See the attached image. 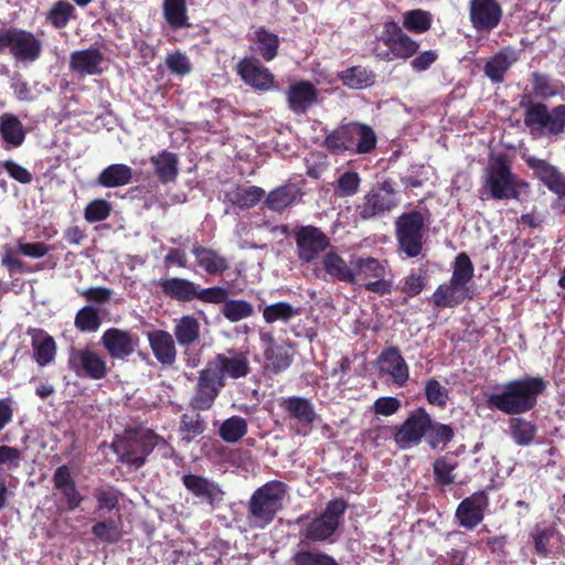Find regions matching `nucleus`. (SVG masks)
<instances>
[{
	"label": "nucleus",
	"mask_w": 565,
	"mask_h": 565,
	"mask_svg": "<svg viewBox=\"0 0 565 565\" xmlns=\"http://www.w3.org/2000/svg\"><path fill=\"white\" fill-rule=\"evenodd\" d=\"M265 195V191L255 185H238L225 192L224 201L239 209H249L256 205Z\"/></svg>",
	"instance_id": "nucleus-30"
},
{
	"label": "nucleus",
	"mask_w": 565,
	"mask_h": 565,
	"mask_svg": "<svg viewBox=\"0 0 565 565\" xmlns=\"http://www.w3.org/2000/svg\"><path fill=\"white\" fill-rule=\"evenodd\" d=\"M247 433V422L241 416H232L223 422L218 434L221 438L230 444L238 441Z\"/></svg>",
	"instance_id": "nucleus-49"
},
{
	"label": "nucleus",
	"mask_w": 565,
	"mask_h": 565,
	"mask_svg": "<svg viewBox=\"0 0 565 565\" xmlns=\"http://www.w3.org/2000/svg\"><path fill=\"white\" fill-rule=\"evenodd\" d=\"M182 482L188 491L212 508L218 507L224 499L220 484L209 478L190 473L182 477Z\"/></svg>",
	"instance_id": "nucleus-20"
},
{
	"label": "nucleus",
	"mask_w": 565,
	"mask_h": 565,
	"mask_svg": "<svg viewBox=\"0 0 565 565\" xmlns=\"http://www.w3.org/2000/svg\"><path fill=\"white\" fill-rule=\"evenodd\" d=\"M458 467V461L449 456H443L434 462V475L438 483L443 486L451 484L455 481L454 471Z\"/></svg>",
	"instance_id": "nucleus-53"
},
{
	"label": "nucleus",
	"mask_w": 565,
	"mask_h": 565,
	"mask_svg": "<svg viewBox=\"0 0 565 565\" xmlns=\"http://www.w3.org/2000/svg\"><path fill=\"white\" fill-rule=\"evenodd\" d=\"M243 81L259 90H267L274 83V75L257 60L245 58L238 64Z\"/></svg>",
	"instance_id": "nucleus-25"
},
{
	"label": "nucleus",
	"mask_w": 565,
	"mask_h": 565,
	"mask_svg": "<svg viewBox=\"0 0 565 565\" xmlns=\"http://www.w3.org/2000/svg\"><path fill=\"white\" fill-rule=\"evenodd\" d=\"M298 313L299 310L288 302H276L266 306L263 310V317L267 323H274L276 321L287 322Z\"/></svg>",
	"instance_id": "nucleus-52"
},
{
	"label": "nucleus",
	"mask_w": 565,
	"mask_h": 565,
	"mask_svg": "<svg viewBox=\"0 0 565 565\" xmlns=\"http://www.w3.org/2000/svg\"><path fill=\"white\" fill-rule=\"evenodd\" d=\"M111 211V205L108 201L96 199L89 202L84 210V217L89 223L100 222L106 220Z\"/></svg>",
	"instance_id": "nucleus-58"
},
{
	"label": "nucleus",
	"mask_w": 565,
	"mask_h": 565,
	"mask_svg": "<svg viewBox=\"0 0 565 565\" xmlns=\"http://www.w3.org/2000/svg\"><path fill=\"white\" fill-rule=\"evenodd\" d=\"M347 510V503L342 499L330 501L324 511L317 518L309 521L300 530L301 542H324L330 540L340 525Z\"/></svg>",
	"instance_id": "nucleus-10"
},
{
	"label": "nucleus",
	"mask_w": 565,
	"mask_h": 565,
	"mask_svg": "<svg viewBox=\"0 0 565 565\" xmlns=\"http://www.w3.org/2000/svg\"><path fill=\"white\" fill-rule=\"evenodd\" d=\"M351 266L353 267L354 282L363 286L365 282L375 278L386 276V267L379 259L373 257H352Z\"/></svg>",
	"instance_id": "nucleus-28"
},
{
	"label": "nucleus",
	"mask_w": 565,
	"mask_h": 565,
	"mask_svg": "<svg viewBox=\"0 0 565 565\" xmlns=\"http://www.w3.org/2000/svg\"><path fill=\"white\" fill-rule=\"evenodd\" d=\"M428 443L433 448H437L439 445H446L454 437V431L450 426L434 423L430 419V427L427 433Z\"/></svg>",
	"instance_id": "nucleus-59"
},
{
	"label": "nucleus",
	"mask_w": 565,
	"mask_h": 565,
	"mask_svg": "<svg viewBox=\"0 0 565 565\" xmlns=\"http://www.w3.org/2000/svg\"><path fill=\"white\" fill-rule=\"evenodd\" d=\"M70 369L81 377L102 380L107 375L105 359L97 352L84 348H72L68 355Z\"/></svg>",
	"instance_id": "nucleus-14"
},
{
	"label": "nucleus",
	"mask_w": 565,
	"mask_h": 565,
	"mask_svg": "<svg viewBox=\"0 0 565 565\" xmlns=\"http://www.w3.org/2000/svg\"><path fill=\"white\" fill-rule=\"evenodd\" d=\"M159 436L148 429L127 431L113 443V449L121 462L140 468L157 446Z\"/></svg>",
	"instance_id": "nucleus-3"
},
{
	"label": "nucleus",
	"mask_w": 565,
	"mask_h": 565,
	"mask_svg": "<svg viewBox=\"0 0 565 565\" xmlns=\"http://www.w3.org/2000/svg\"><path fill=\"white\" fill-rule=\"evenodd\" d=\"M192 254L198 266L210 275L222 274L228 268L226 258L212 248L195 244L192 247Z\"/></svg>",
	"instance_id": "nucleus-31"
},
{
	"label": "nucleus",
	"mask_w": 565,
	"mask_h": 565,
	"mask_svg": "<svg viewBox=\"0 0 565 565\" xmlns=\"http://www.w3.org/2000/svg\"><path fill=\"white\" fill-rule=\"evenodd\" d=\"M265 358L268 365L276 373L287 369L291 363V356L287 349L279 345L267 347L265 350Z\"/></svg>",
	"instance_id": "nucleus-55"
},
{
	"label": "nucleus",
	"mask_w": 565,
	"mask_h": 565,
	"mask_svg": "<svg viewBox=\"0 0 565 565\" xmlns=\"http://www.w3.org/2000/svg\"><path fill=\"white\" fill-rule=\"evenodd\" d=\"M489 504L486 491H478L463 499L456 511L459 524L466 529H475L483 520V513Z\"/></svg>",
	"instance_id": "nucleus-19"
},
{
	"label": "nucleus",
	"mask_w": 565,
	"mask_h": 565,
	"mask_svg": "<svg viewBox=\"0 0 565 565\" xmlns=\"http://www.w3.org/2000/svg\"><path fill=\"white\" fill-rule=\"evenodd\" d=\"M148 341L156 359L166 365H171L177 359V349L172 335L164 330L148 333Z\"/></svg>",
	"instance_id": "nucleus-27"
},
{
	"label": "nucleus",
	"mask_w": 565,
	"mask_h": 565,
	"mask_svg": "<svg viewBox=\"0 0 565 565\" xmlns=\"http://www.w3.org/2000/svg\"><path fill=\"white\" fill-rule=\"evenodd\" d=\"M424 225V215L418 211L404 213L395 222L399 249L408 257H416L422 252Z\"/></svg>",
	"instance_id": "nucleus-11"
},
{
	"label": "nucleus",
	"mask_w": 565,
	"mask_h": 565,
	"mask_svg": "<svg viewBox=\"0 0 565 565\" xmlns=\"http://www.w3.org/2000/svg\"><path fill=\"white\" fill-rule=\"evenodd\" d=\"M376 143L374 131L364 125L351 122L333 130L326 138V146L333 152H370Z\"/></svg>",
	"instance_id": "nucleus-5"
},
{
	"label": "nucleus",
	"mask_w": 565,
	"mask_h": 565,
	"mask_svg": "<svg viewBox=\"0 0 565 565\" xmlns=\"http://www.w3.org/2000/svg\"><path fill=\"white\" fill-rule=\"evenodd\" d=\"M547 387L541 376H523L508 381L494 387V392L486 394V402L492 409L507 415H521L532 411L537 399Z\"/></svg>",
	"instance_id": "nucleus-1"
},
{
	"label": "nucleus",
	"mask_w": 565,
	"mask_h": 565,
	"mask_svg": "<svg viewBox=\"0 0 565 565\" xmlns=\"http://www.w3.org/2000/svg\"><path fill=\"white\" fill-rule=\"evenodd\" d=\"M430 427V416L423 408L415 409L398 427L394 440L402 449L418 445Z\"/></svg>",
	"instance_id": "nucleus-15"
},
{
	"label": "nucleus",
	"mask_w": 565,
	"mask_h": 565,
	"mask_svg": "<svg viewBox=\"0 0 565 565\" xmlns=\"http://www.w3.org/2000/svg\"><path fill=\"white\" fill-rule=\"evenodd\" d=\"M100 342L111 358L124 360L135 352L138 338L129 331L110 328L104 332Z\"/></svg>",
	"instance_id": "nucleus-21"
},
{
	"label": "nucleus",
	"mask_w": 565,
	"mask_h": 565,
	"mask_svg": "<svg viewBox=\"0 0 565 565\" xmlns=\"http://www.w3.org/2000/svg\"><path fill=\"white\" fill-rule=\"evenodd\" d=\"M163 14L173 29L188 26L186 0H163Z\"/></svg>",
	"instance_id": "nucleus-44"
},
{
	"label": "nucleus",
	"mask_w": 565,
	"mask_h": 565,
	"mask_svg": "<svg viewBox=\"0 0 565 565\" xmlns=\"http://www.w3.org/2000/svg\"><path fill=\"white\" fill-rule=\"evenodd\" d=\"M295 565H339L329 554L322 552L299 551L292 556Z\"/></svg>",
	"instance_id": "nucleus-56"
},
{
	"label": "nucleus",
	"mask_w": 565,
	"mask_h": 565,
	"mask_svg": "<svg viewBox=\"0 0 565 565\" xmlns=\"http://www.w3.org/2000/svg\"><path fill=\"white\" fill-rule=\"evenodd\" d=\"M279 406L285 413V418L289 423V428L299 436H307L312 429L317 419V413L313 404L299 396H289L279 401Z\"/></svg>",
	"instance_id": "nucleus-13"
},
{
	"label": "nucleus",
	"mask_w": 565,
	"mask_h": 565,
	"mask_svg": "<svg viewBox=\"0 0 565 565\" xmlns=\"http://www.w3.org/2000/svg\"><path fill=\"white\" fill-rule=\"evenodd\" d=\"M482 180L484 191L493 200H511L520 195V182L501 156L490 160Z\"/></svg>",
	"instance_id": "nucleus-4"
},
{
	"label": "nucleus",
	"mask_w": 565,
	"mask_h": 565,
	"mask_svg": "<svg viewBox=\"0 0 565 565\" xmlns=\"http://www.w3.org/2000/svg\"><path fill=\"white\" fill-rule=\"evenodd\" d=\"M380 371L392 377L398 386H404L409 379L408 366L396 348L384 350L379 358Z\"/></svg>",
	"instance_id": "nucleus-22"
},
{
	"label": "nucleus",
	"mask_w": 565,
	"mask_h": 565,
	"mask_svg": "<svg viewBox=\"0 0 565 565\" xmlns=\"http://www.w3.org/2000/svg\"><path fill=\"white\" fill-rule=\"evenodd\" d=\"M473 292L470 287L456 285L455 281L440 285L433 294V303L438 308H452L462 303L466 299H471Z\"/></svg>",
	"instance_id": "nucleus-26"
},
{
	"label": "nucleus",
	"mask_w": 565,
	"mask_h": 565,
	"mask_svg": "<svg viewBox=\"0 0 565 565\" xmlns=\"http://www.w3.org/2000/svg\"><path fill=\"white\" fill-rule=\"evenodd\" d=\"M518 61V55L512 49H503L491 57L484 65V74L493 82L501 83L508 70Z\"/></svg>",
	"instance_id": "nucleus-32"
},
{
	"label": "nucleus",
	"mask_w": 565,
	"mask_h": 565,
	"mask_svg": "<svg viewBox=\"0 0 565 565\" xmlns=\"http://www.w3.org/2000/svg\"><path fill=\"white\" fill-rule=\"evenodd\" d=\"M360 183L361 179L356 172L347 171L339 177L334 193L340 198L352 196L358 192Z\"/></svg>",
	"instance_id": "nucleus-57"
},
{
	"label": "nucleus",
	"mask_w": 565,
	"mask_h": 565,
	"mask_svg": "<svg viewBox=\"0 0 565 565\" xmlns=\"http://www.w3.org/2000/svg\"><path fill=\"white\" fill-rule=\"evenodd\" d=\"M75 18V7L66 1H56L46 13V21L55 29H62Z\"/></svg>",
	"instance_id": "nucleus-42"
},
{
	"label": "nucleus",
	"mask_w": 565,
	"mask_h": 565,
	"mask_svg": "<svg viewBox=\"0 0 565 565\" xmlns=\"http://www.w3.org/2000/svg\"><path fill=\"white\" fill-rule=\"evenodd\" d=\"M206 366L225 384L226 377L232 380L246 377L252 371L249 351L227 349L223 353H217L206 363Z\"/></svg>",
	"instance_id": "nucleus-12"
},
{
	"label": "nucleus",
	"mask_w": 565,
	"mask_h": 565,
	"mask_svg": "<svg viewBox=\"0 0 565 565\" xmlns=\"http://www.w3.org/2000/svg\"><path fill=\"white\" fill-rule=\"evenodd\" d=\"M103 53L95 47L75 51L70 56V68L79 76L97 75L103 72Z\"/></svg>",
	"instance_id": "nucleus-23"
},
{
	"label": "nucleus",
	"mask_w": 565,
	"mask_h": 565,
	"mask_svg": "<svg viewBox=\"0 0 565 565\" xmlns=\"http://www.w3.org/2000/svg\"><path fill=\"white\" fill-rule=\"evenodd\" d=\"M0 52H8L15 62L31 64L43 52V42L31 31L9 28L0 33Z\"/></svg>",
	"instance_id": "nucleus-6"
},
{
	"label": "nucleus",
	"mask_w": 565,
	"mask_h": 565,
	"mask_svg": "<svg viewBox=\"0 0 565 565\" xmlns=\"http://www.w3.org/2000/svg\"><path fill=\"white\" fill-rule=\"evenodd\" d=\"M524 124L536 138L558 135L565 128V105L548 109L545 104H532L525 110Z\"/></svg>",
	"instance_id": "nucleus-9"
},
{
	"label": "nucleus",
	"mask_w": 565,
	"mask_h": 565,
	"mask_svg": "<svg viewBox=\"0 0 565 565\" xmlns=\"http://www.w3.org/2000/svg\"><path fill=\"white\" fill-rule=\"evenodd\" d=\"M92 533L100 541L115 543L121 539V518L102 520L92 527Z\"/></svg>",
	"instance_id": "nucleus-43"
},
{
	"label": "nucleus",
	"mask_w": 565,
	"mask_h": 565,
	"mask_svg": "<svg viewBox=\"0 0 565 565\" xmlns=\"http://www.w3.org/2000/svg\"><path fill=\"white\" fill-rule=\"evenodd\" d=\"M173 333L181 347L194 344L200 339V322L193 316H182L175 320Z\"/></svg>",
	"instance_id": "nucleus-36"
},
{
	"label": "nucleus",
	"mask_w": 565,
	"mask_h": 565,
	"mask_svg": "<svg viewBox=\"0 0 565 565\" xmlns=\"http://www.w3.org/2000/svg\"><path fill=\"white\" fill-rule=\"evenodd\" d=\"M22 451L15 447L0 446V475L9 473L21 467Z\"/></svg>",
	"instance_id": "nucleus-54"
},
{
	"label": "nucleus",
	"mask_w": 565,
	"mask_h": 565,
	"mask_svg": "<svg viewBox=\"0 0 565 565\" xmlns=\"http://www.w3.org/2000/svg\"><path fill=\"white\" fill-rule=\"evenodd\" d=\"M324 271L334 279L344 282H354L353 267L351 260L347 263L335 252H328L322 259Z\"/></svg>",
	"instance_id": "nucleus-34"
},
{
	"label": "nucleus",
	"mask_w": 565,
	"mask_h": 565,
	"mask_svg": "<svg viewBox=\"0 0 565 565\" xmlns=\"http://www.w3.org/2000/svg\"><path fill=\"white\" fill-rule=\"evenodd\" d=\"M343 85L352 89L370 87L375 82V74L362 66H352L340 74Z\"/></svg>",
	"instance_id": "nucleus-40"
},
{
	"label": "nucleus",
	"mask_w": 565,
	"mask_h": 565,
	"mask_svg": "<svg viewBox=\"0 0 565 565\" xmlns=\"http://www.w3.org/2000/svg\"><path fill=\"white\" fill-rule=\"evenodd\" d=\"M503 12L498 0H470L469 18L478 32H490L501 22Z\"/></svg>",
	"instance_id": "nucleus-17"
},
{
	"label": "nucleus",
	"mask_w": 565,
	"mask_h": 565,
	"mask_svg": "<svg viewBox=\"0 0 565 565\" xmlns=\"http://www.w3.org/2000/svg\"><path fill=\"white\" fill-rule=\"evenodd\" d=\"M377 42H382L386 50H381L376 45L373 53L384 61L407 60L419 50V43L407 35L395 21L385 22L383 33Z\"/></svg>",
	"instance_id": "nucleus-8"
},
{
	"label": "nucleus",
	"mask_w": 565,
	"mask_h": 565,
	"mask_svg": "<svg viewBox=\"0 0 565 565\" xmlns=\"http://www.w3.org/2000/svg\"><path fill=\"white\" fill-rule=\"evenodd\" d=\"M289 487L279 480H271L256 489L247 503L246 522L253 530L268 526L282 509Z\"/></svg>",
	"instance_id": "nucleus-2"
},
{
	"label": "nucleus",
	"mask_w": 565,
	"mask_h": 565,
	"mask_svg": "<svg viewBox=\"0 0 565 565\" xmlns=\"http://www.w3.org/2000/svg\"><path fill=\"white\" fill-rule=\"evenodd\" d=\"M168 68L178 75H186L191 72V63L188 56L181 52H174L167 56Z\"/></svg>",
	"instance_id": "nucleus-64"
},
{
	"label": "nucleus",
	"mask_w": 565,
	"mask_h": 565,
	"mask_svg": "<svg viewBox=\"0 0 565 565\" xmlns=\"http://www.w3.org/2000/svg\"><path fill=\"white\" fill-rule=\"evenodd\" d=\"M258 53L266 60L271 61L279 45V39L276 34L268 32L264 28H259L254 32L253 38Z\"/></svg>",
	"instance_id": "nucleus-46"
},
{
	"label": "nucleus",
	"mask_w": 565,
	"mask_h": 565,
	"mask_svg": "<svg viewBox=\"0 0 565 565\" xmlns=\"http://www.w3.org/2000/svg\"><path fill=\"white\" fill-rule=\"evenodd\" d=\"M317 100L318 90L310 82H296L287 90V102L295 114L307 113Z\"/></svg>",
	"instance_id": "nucleus-24"
},
{
	"label": "nucleus",
	"mask_w": 565,
	"mask_h": 565,
	"mask_svg": "<svg viewBox=\"0 0 565 565\" xmlns=\"http://www.w3.org/2000/svg\"><path fill=\"white\" fill-rule=\"evenodd\" d=\"M399 203L397 191L391 180H384L372 186L356 205V214L369 221L386 216Z\"/></svg>",
	"instance_id": "nucleus-7"
},
{
	"label": "nucleus",
	"mask_w": 565,
	"mask_h": 565,
	"mask_svg": "<svg viewBox=\"0 0 565 565\" xmlns=\"http://www.w3.org/2000/svg\"><path fill=\"white\" fill-rule=\"evenodd\" d=\"M132 169L122 163L110 164L98 175L97 182L105 188H119L130 183Z\"/></svg>",
	"instance_id": "nucleus-35"
},
{
	"label": "nucleus",
	"mask_w": 565,
	"mask_h": 565,
	"mask_svg": "<svg viewBox=\"0 0 565 565\" xmlns=\"http://www.w3.org/2000/svg\"><path fill=\"white\" fill-rule=\"evenodd\" d=\"M0 135L12 147L21 146L25 138L21 121L11 114L0 116Z\"/></svg>",
	"instance_id": "nucleus-37"
},
{
	"label": "nucleus",
	"mask_w": 565,
	"mask_h": 565,
	"mask_svg": "<svg viewBox=\"0 0 565 565\" xmlns=\"http://www.w3.org/2000/svg\"><path fill=\"white\" fill-rule=\"evenodd\" d=\"M510 430L513 440L519 446H529L534 440L537 429L531 422L514 417L510 420Z\"/></svg>",
	"instance_id": "nucleus-48"
},
{
	"label": "nucleus",
	"mask_w": 565,
	"mask_h": 565,
	"mask_svg": "<svg viewBox=\"0 0 565 565\" xmlns=\"http://www.w3.org/2000/svg\"><path fill=\"white\" fill-rule=\"evenodd\" d=\"M222 315L231 322L252 317L255 312L254 306L243 299H226L221 309Z\"/></svg>",
	"instance_id": "nucleus-45"
},
{
	"label": "nucleus",
	"mask_w": 565,
	"mask_h": 565,
	"mask_svg": "<svg viewBox=\"0 0 565 565\" xmlns=\"http://www.w3.org/2000/svg\"><path fill=\"white\" fill-rule=\"evenodd\" d=\"M102 319L96 308L85 306L77 311L74 324L82 332H96L100 327Z\"/></svg>",
	"instance_id": "nucleus-51"
},
{
	"label": "nucleus",
	"mask_w": 565,
	"mask_h": 565,
	"mask_svg": "<svg viewBox=\"0 0 565 565\" xmlns=\"http://www.w3.org/2000/svg\"><path fill=\"white\" fill-rule=\"evenodd\" d=\"M224 386L225 383L205 365L199 373L191 406L198 411L210 409Z\"/></svg>",
	"instance_id": "nucleus-18"
},
{
	"label": "nucleus",
	"mask_w": 565,
	"mask_h": 565,
	"mask_svg": "<svg viewBox=\"0 0 565 565\" xmlns=\"http://www.w3.org/2000/svg\"><path fill=\"white\" fill-rule=\"evenodd\" d=\"M156 174L163 183L172 182L178 175V158L174 153L162 151L151 158Z\"/></svg>",
	"instance_id": "nucleus-39"
},
{
	"label": "nucleus",
	"mask_w": 565,
	"mask_h": 565,
	"mask_svg": "<svg viewBox=\"0 0 565 565\" xmlns=\"http://www.w3.org/2000/svg\"><path fill=\"white\" fill-rule=\"evenodd\" d=\"M98 510H118V492L113 488H98L94 492Z\"/></svg>",
	"instance_id": "nucleus-62"
},
{
	"label": "nucleus",
	"mask_w": 565,
	"mask_h": 565,
	"mask_svg": "<svg viewBox=\"0 0 565 565\" xmlns=\"http://www.w3.org/2000/svg\"><path fill=\"white\" fill-rule=\"evenodd\" d=\"M161 291L172 299L179 301H191L195 299L196 285L184 278H168L158 281Z\"/></svg>",
	"instance_id": "nucleus-33"
},
{
	"label": "nucleus",
	"mask_w": 565,
	"mask_h": 565,
	"mask_svg": "<svg viewBox=\"0 0 565 565\" xmlns=\"http://www.w3.org/2000/svg\"><path fill=\"white\" fill-rule=\"evenodd\" d=\"M299 196V189L295 184H284L273 191L266 198V205L273 211H282L290 206Z\"/></svg>",
	"instance_id": "nucleus-38"
},
{
	"label": "nucleus",
	"mask_w": 565,
	"mask_h": 565,
	"mask_svg": "<svg viewBox=\"0 0 565 565\" xmlns=\"http://www.w3.org/2000/svg\"><path fill=\"white\" fill-rule=\"evenodd\" d=\"M473 265L466 253H460L455 260L454 270L450 280L456 285L469 287V282L473 277Z\"/></svg>",
	"instance_id": "nucleus-50"
},
{
	"label": "nucleus",
	"mask_w": 565,
	"mask_h": 565,
	"mask_svg": "<svg viewBox=\"0 0 565 565\" xmlns=\"http://www.w3.org/2000/svg\"><path fill=\"white\" fill-rule=\"evenodd\" d=\"M32 349L34 360L40 366L52 363L56 356L55 341L46 333H42L39 338L33 339Z\"/></svg>",
	"instance_id": "nucleus-41"
},
{
	"label": "nucleus",
	"mask_w": 565,
	"mask_h": 565,
	"mask_svg": "<svg viewBox=\"0 0 565 565\" xmlns=\"http://www.w3.org/2000/svg\"><path fill=\"white\" fill-rule=\"evenodd\" d=\"M527 163L551 191L561 196L565 195V177L559 171L541 159L531 158Z\"/></svg>",
	"instance_id": "nucleus-29"
},
{
	"label": "nucleus",
	"mask_w": 565,
	"mask_h": 565,
	"mask_svg": "<svg viewBox=\"0 0 565 565\" xmlns=\"http://www.w3.org/2000/svg\"><path fill=\"white\" fill-rule=\"evenodd\" d=\"M299 259L306 263L316 260L329 245V237L316 226H301L295 233Z\"/></svg>",
	"instance_id": "nucleus-16"
},
{
	"label": "nucleus",
	"mask_w": 565,
	"mask_h": 565,
	"mask_svg": "<svg viewBox=\"0 0 565 565\" xmlns=\"http://www.w3.org/2000/svg\"><path fill=\"white\" fill-rule=\"evenodd\" d=\"M205 426L199 414H183L180 429L189 439L203 433Z\"/></svg>",
	"instance_id": "nucleus-61"
},
{
	"label": "nucleus",
	"mask_w": 565,
	"mask_h": 565,
	"mask_svg": "<svg viewBox=\"0 0 565 565\" xmlns=\"http://www.w3.org/2000/svg\"><path fill=\"white\" fill-rule=\"evenodd\" d=\"M428 402L436 406H444L448 401V391L438 381L429 380L425 386Z\"/></svg>",
	"instance_id": "nucleus-60"
},
{
	"label": "nucleus",
	"mask_w": 565,
	"mask_h": 565,
	"mask_svg": "<svg viewBox=\"0 0 565 565\" xmlns=\"http://www.w3.org/2000/svg\"><path fill=\"white\" fill-rule=\"evenodd\" d=\"M228 291L223 287H210L201 289L196 285L195 299L209 303H224L227 299Z\"/></svg>",
	"instance_id": "nucleus-63"
},
{
	"label": "nucleus",
	"mask_w": 565,
	"mask_h": 565,
	"mask_svg": "<svg viewBox=\"0 0 565 565\" xmlns=\"http://www.w3.org/2000/svg\"><path fill=\"white\" fill-rule=\"evenodd\" d=\"M431 14L420 9L406 11L403 14V26L413 33H424L431 28Z\"/></svg>",
	"instance_id": "nucleus-47"
}]
</instances>
